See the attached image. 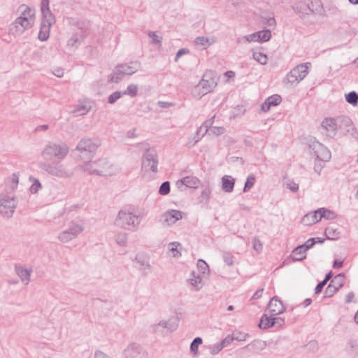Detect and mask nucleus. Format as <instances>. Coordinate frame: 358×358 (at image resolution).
Instances as JSON below:
<instances>
[{
	"mask_svg": "<svg viewBox=\"0 0 358 358\" xmlns=\"http://www.w3.org/2000/svg\"><path fill=\"white\" fill-rule=\"evenodd\" d=\"M308 69L306 64L296 66L287 75V83L290 85L299 83L308 74Z\"/></svg>",
	"mask_w": 358,
	"mask_h": 358,
	"instance_id": "f257e3e1",
	"label": "nucleus"
},
{
	"mask_svg": "<svg viewBox=\"0 0 358 358\" xmlns=\"http://www.w3.org/2000/svg\"><path fill=\"white\" fill-rule=\"evenodd\" d=\"M217 83L216 74L213 71H208L203 75L199 84V87L203 90V94H207L210 92L217 86Z\"/></svg>",
	"mask_w": 358,
	"mask_h": 358,
	"instance_id": "f03ea898",
	"label": "nucleus"
},
{
	"mask_svg": "<svg viewBox=\"0 0 358 358\" xmlns=\"http://www.w3.org/2000/svg\"><path fill=\"white\" fill-rule=\"evenodd\" d=\"M345 278L342 275H336L325 290V296H333L344 285Z\"/></svg>",
	"mask_w": 358,
	"mask_h": 358,
	"instance_id": "7ed1b4c3",
	"label": "nucleus"
},
{
	"mask_svg": "<svg viewBox=\"0 0 358 358\" xmlns=\"http://www.w3.org/2000/svg\"><path fill=\"white\" fill-rule=\"evenodd\" d=\"M34 14L30 8H26L22 15L16 20V23L19 24L22 28L27 29L31 27L34 22Z\"/></svg>",
	"mask_w": 358,
	"mask_h": 358,
	"instance_id": "20e7f679",
	"label": "nucleus"
},
{
	"mask_svg": "<svg viewBox=\"0 0 358 358\" xmlns=\"http://www.w3.org/2000/svg\"><path fill=\"white\" fill-rule=\"evenodd\" d=\"M284 324V320L278 317V318H271L268 317L266 315H264L259 323V327L261 329H267L275 325L282 326Z\"/></svg>",
	"mask_w": 358,
	"mask_h": 358,
	"instance_id": "39448f33",
	"label": "nucleus"
},
{
	"mask_svg": "<svg viewBox=\"0 0 358 358\" xmlns=\"http://www.w3.org/2000/svg\"><path fill=\"white\" fill-rule=\"evenodd\" d=\"M66 153L67 149L65 147H61L57 145H48L45 150V154L48 155L64 157Z\"/></svg>",
	"mask_w": 358,
	"mask_h": 358,
	"instance_id": "423d86ee",
	"label": "nucleus"
},
{
	"mask_svg": "<svg viewBox=\"0 0 358 358\" xmlns=\"http://www.w3.org/2000/svg\"><path fill=\"white\" fill-rule=\"evenodd\" d=\"M321 213L319 210L306 214L302 218V223L304 225H312L321 220Z\"/></svg>",
	"mask_w": 358,
	"mask_h": 358,
	"instance_id": "0eeeda50",
	"label": "nucleus"
},
{
	"mask_svg": "<svg viewBox=\"0 0 358 358\" xmlns=\"http://www.w3.org/2000/svg\"><path fill=\"white\" fill-rule=\"evenodd\" d=\"M268 310L273 315H278L283 312L284 306L281 301L273 297L271 299L268 305Z\"/></svg>",
	"mask_w": 358,
	"mask_h": 358,
	"instance_id": "6e6552de",
	"label": "nucleus"
},
{
	"mask_svg": "<svg viewBox=\"0 0 358 358\" xmlns=\"http://www.w3.org/2000/svg\"><path fill=\"white\" fill-rule=\"evenodd\" d=\"M282 101V98L280 95L274 94L269 96L262 105V109L264 112L270 110L271 107L279 105Z\"/></svg>",
	"mask_w": 358,
	"mask_h": 358,
	"instance_id": "1a4fd4ad",
	"label": "nucleus"
},
{
	"mask_svg": "<svg viewBox=\"0 0 358 358\" xmlns=\"http://www.w3.org/2000/svg\"><path fill=\"white\" fill-rule=\"evenodd\" d=\"M271 38V33L269 31H261L250 35L248 39L250 41L255 42H266Z\"/></svg>",
	"mask_w": 358,
	"mask_h": 358,
	"instance_id": "9d476101",
	"label": "nucleus"
},
{
	"mask_svg": "<svg viewBox=\"0 0 358 358\" xmlns=\"http://www.w3.org/2000/svg\"><path fill=\"white\" fill-rule=\"evenodd\" d=\"M164 217L167 223H173L182 218V213L176 210H171L164 214Z\"/></svg>",
	"mask_w": 358,
	"mask_h": 358,
	"instance_id": "9b49d317",
	"label": "nucleus"
},
{
	"mask_svg": "<svg viewBox=\"0 0 358 358\" xmlns=\"http://www.w3.org/2000/svg\"><path fill=\"white\" fill-rule=\"evenodd\" d=\"M119 219L122 222V225L134 224L135 222H138V217L133 215L130 213L120 212L119 213Z\"/></svg>",
	"mask_w": 358,
	"mask_h": 358,
	"instance_id": "f8f14e48",
	"label": "nucleus"
},
{
	"mask_svg": "<svg viewBox=\"0 0 358 358\" xmlns=\"http://www.w3.org/2000/svg\"><path fill=\"white\" fill-rule=\"evenodd\" d=\"M235 180L231 176H224L222 178V188L226 192H231L234 187Z\"/></svg>",
	"mask_w": 358,
	"mask_h": 358,
	"instance_id": "ddd939ff",
	"label": "nucleus"
},
{
	"mask_svg": "<svg viewBox=\"0 0 358 358\" xmlns=\"http://www.w3.org/2000/svg\"><path fill=\"white\" fill-rule=\"evenodd\" d=\"M322 127L327 131L334 133L336 130V120L331 117L325 118L322 122Z\"/></svg>",
	"mask_w": 358,
	"mask_h": 358,
	"instance_id": "4468645a",
	"label": "nucleus"
},
{
	"mask_svg": "<svg viewBox=\"0 0 358 358\" xmlns=\"http://www.w3.org/2000/svg\"><path fill=\"white\" fill-rule=\"evenodd\" d=\"M180 182L187 187L196 188L200 183L199 180L194 176H187L183 178Z\"/></svg>",
	"mask_w": 358,
	"mask_h": 358,
	"instance_id": "2eb2a0df",
	"label": "nucleus"
},
{
	"mask_svg": "<svg viewBox=\"0 0 358 358\" xmlns=\"http://www.w3.org/2000/svg\"><path fill=\"white\" fill-rule=\"evenodd\" d=\"M306 247L299 245L296 248L292 254V257L295 261H300L306 257Z\"/></svg>",
	"mask_w": 358,
	"mask_h": 358,
	"instance_id": "dca6fc26",
	"label": "nucleus"
},
{
	"mask_svg": "<svg viewBox=\"0 0 358 358\" xmlns=\"http://www.w3.org/2000/svg\"><path fill=\"white\" fill-rule=\"evenodd\" d=\"M50 22H43L41 27V30L38 34L39 39L45 41L49 37Z\"/></svg>",
	"mask_w": 358,
	"mask_h": 358,
	"instance_id": "f3484780",
	"label": "nucleus"
},
{
	"mask_svg": "<svg viewBox=\"0 0 358 358\" xmlns=\"http://www.w3.org/2000/svg\"><path fill=\"white\" fill-rule=\"evenodd\" d=\"M213 41H210L208 38L203 36L197 37L195 40L196 45L203 49L207 48Z\"/></svg>",
	"mask_w": 358,
	"mask_h": 358,
	"instance_id": "a211bd4d",
	"label": "nucleus"
},
{
	"mask_svg": "<svg viewBox=\"0 0 358 358\" xmlns=\"http://www.w3.org/2000/svg\"><path fill=\"white\" fill-rule=\"evenodd\" d=\"M0 206H3V209H0L1 212L3 213H8L6 210H4L7 207L9 208V211L10 213L13 212V210L15 208V201L12 199L11 201H6V202H1L0 201Z\"/></svg>",
	"mask_w": 358,
	"mask_h": 358,
	"instance_id": "6ab92c4d",
	"label": "nucleus"
},
{
	"mask_svg": "<svg viewBox=\"0 0 358 358\" xmlns=\"http://www.w3.org/2000/svg\"><path fill=\"white\" fill-rule=\"evenodd\" d=\"M345 99L348 103L355 106L358 102V94L355 92H351L345 95Z\"/></svg>",
	"mask_w": 358,
	"mask_h": 358,
	"instance_id": "aec40b11",
	"label": "nucleus"
},
{
	"mask_svg": "<svg viewBox=\"0 0 358 358\" xmlns=\"http://www.w3.org/2000/svg\"><path fill=\"white\" fill-rule=\"evenodd\" d=\"M319 210L320 211V213L322 214L321 219L322 217H324L327 220H333L336 217V214L330 210L322 208H320Z\"/></svg>",
	"mask_w": 358,
	"mask_h": 358,
	"instance_id": "412c9836",
	"label": "nucleus"
},
{
	"mask_svg": "<svg viewBox=\"0 0 358 358\" xmlns=\"http://www.w3.org/2000/svg\"><path fill=\"white\" fill-rule=\"evenodd\" d=\"M253 57L256 61L262 64H265L267 62V56L259 51H255Z\"/></svg>",
	"mask_w": 358,
	"mask_h": 358,
	"instance_id": "4be33fe9",
	"label": "nucleus"
},
{
	"mask_svg": "<svg viewBox=\"0 0 358 358\" xmlns=\"http://www.w3.org/2000/svg\"><path fill=\"white\" fill-rule=\"evenodd\" d=\"M170 250L172 252L173 256L177 257L180 255V250L182 248L181 245L179 243L174 242L171 243L169 245Z\"/></svg>",
	"mask_w": 358,
	"mask_h": 358,
	"instance_id": "5701e85b",
	"label": "nucleus"
},
{
	"mask_svg": "<svg viewBox=\"0 0 358 358\" xmlns=\"http://www.w3.org/2000/svg\"><path fill=\"white\" fill-rule=\"evenodd\" d=\"M332 275L331 273L327 274L324 280L320 282L315 287V292L316 294H319L322 290L323 287L326 285L327 282L331 278Z\"/></svg>",
	"mask_w": 358,
	"mask_h": 358,
	"instance_id": "b1692460",
	"label": "nucleus"
},
{
	"mask_svg": "<svg viewBox=\"0 0 358 358\" xmlns=\"http://www.w3.org/2000/svg\"><path fill=\"white\" fill-rule=\"evenodd\" d=\"M78 148L79 150H89L92 151L94 148L90 140H85L80 142L78 145Z\"/></svg>",
	"mask_w": 358,
	"mask_h": 358,
	"instance_id": "393cba45",
	"label": "nucleus"
},
{
	"mask_svg": "<svg viewBox=\"0 0 358 358\" xmlns=\"http://www.w3.org/2000/svg\"><path fill=\"white\" fill-rule=\"evenodd\" d=\"M338 234L339 233L336 229H334L331 227H328L325 230V234L329 239H336L338 236Z\"/></svg>",
	"mask_w": 358,
	"mask_h": 358,
	"instance_id": "a878e982",
	"label": "nucleus"
},
{
	"mask_svg": "<svg viewBox=\"0 0 358 358\" xmlns=\"http://www.w3.org/2000/svg\"><path fill=\"white\" fill-rule=\"evenodd\" d=\"M202 343V339L199 337L196 338L191 344V350L194 355H198L199 345Z\"/></svg>",
	"mask_w": 358,
	"mask_h": 358,
	"instance_id": "bb28decb",
	"label": "nucleus"
},
{
	"mask_svg": "<svg viewBox=\"0 0 358 358\" xmlns=\"http://www.w3.org/2000/svg\"><path fill=\"white\" fill-rule=\"evenodd\" d=\"M138 88L135 85H130L124 91V94L131 96H135L137 94Z\"/></svg>",
	"mask_w": 358,
	"mask_h": 358,
	"instance_id": "cd10ccee",
	"label": "nucleus"
},
{
	"mask_svg": "<svg viewBox=\"0 0 358 358\" xmlns=\"http://www.w3.org/2000/svg\"><path fill=\"white\" fill-rule=\"evenodd\" d=\"M255 181V178L252 175L249 176L248 177L246 182L245 184L244 191L245 192V191L250 189L253 186Z\"/></svg>",
	"mask_w": 358,
	"mask_h": 358,
	"instance_id": "c85d7f7f",
	"label": "nucleus"
},
{
	"mask_svg": "<svg viewBox=\"0 0 358 358\" xmlns=\"http://www.w3.org/2000/svg\"><path fill=\"white\" fill-rule=\"evenodd\" d=\"M170 192V185L169 182H164L162 184L159 188V193L162 195H166Z\"/></svg>",
	"mask_w": 358,
	"mask_h": 358,
	"instance_id": "c756f323",
	"label": "nucleus"
},
{
	"mask_svg": "<svg viewBox=\"0 0 358 358\" xmlns=\"http://www.w3.org/2000/svg\"><path fill=\"white\" fill-rule=\"evenodd\" d=\"M17 273L23 280L27 279L30 275L29 272L27 270L22 268L17 269Z\"/></svg>",
	"mask_w": 358,
	"mask_h": 358,
	"instance_id": "7c9ffc66",
	"label": "nucleus"
},
{
	"mask_svg": "<svg viewBox=\"0 0 358 358\" xmlns=\"http://www.w3.org/2000/svg\"><path fill=\"white\" fill-rule=\"evenodd\" d=\"M122 94L119 92H115L113 94H112L109 98H108V102L110 103H115L117 99H119L121 97Z\"/></svg>",
	"mask_w": 358,
	"mask_h": 358,
	"instance_id": "2f4dec72",
	"label": "nucleus"
},
{
	"mask_svg": "<svg viewBox=\"0 0 358 358\" xmlns=\"http://www.w3.org/2000/svg\"><path fill=\"white\" fill-rule=\"evenodd\" d=\"M147 163H148V166H150V169L152 171H157V161L156 159H148Z\"/></svg>",
	"mask_w": 358,
	"mask_h": 358,
	"instance_id": "473e14b6",
	"label": "nucleus"
},
{
	"mask_svg": "<svg viewBox=\"0 0 358 358\" xmlns=\"http://www.w3.org/2000/svg\"><path fill=\"white\" fill-rule=\"evenodd\" d=\"M234 339V334H233V336L231 337L228 336V337L225 338L221 343L220 349H222V348H224V347L227 346V345H229V343H231V342Z\"/></svg>",
	"mask_w": 358,
	"mask_h": 358,
	"instance_id": "72a5a7b5",
	"label": "nucleus"
},
{
	"mask_svg": "<svg viewBox=\"0 0 358 358\" xmlns=\"http://www.w3.org/2000/svg\"><path fill=\"white\" fill-rule=\"evenodd\" d=\"M224 77L225 78L226 82H229L230 80L233 79L235 77V73L232 71H227L224 74Z\"/></svg>",
	"mask_w": 358,
	"mask_h": 358,
	"instance_id": "f704fd0d",
	"label": "nucleus"
},
{
	"mask_svg": "<svg viewBox=\"0 0 358 358\" xmlns=\"http://www.w3.org/2000/svg\"><path fill=\"white\" fill-rule=\"evenodd\" d=\"M315 243H316L315 238L308 239L302 246L306 247V250L307 251L309 248H310Z\"/></svg>",
	"mask_w": 358,
	"mask_h": 358,
	"instance_id": "c9c22d12",
	"label": "nucleus"
},
{
	"mask_svg": "<svg viewBox=\"0 0 358 358\" xmlns=\"http://www.w3.org/2000/svg\"><path fill=\"white\" fill-rule=\"evenodd\" d=\"M73 235L69 232H64L60 236V239L62 241H67L69 239L73 238Z\"/></svg>",
	"mask_w": 358,
	"mask_h": 358,
	"instance_id": "e433bc0d",
	"label": "nucleus"
},
{
	"mask_svg": "<svg viewBox=\"0 0 358 358\" xmlns=\"http://www.w3.org/2000/svg\"><path fill=\"white\" fill-rule=\"evenodd\" d=\"M197 266L203 270V273L208 270V264L203 260H199Z\"/></svg>",
	"mask_w": 358,
	"mask_h": 358,
	"instance_id": "4c0bfd02",
	"label": "nucleus"
},
{
	"mask_svg": "<svg viewBox=\"0 0 358 358\" xmlns=\"http://www.w3.org/2000/svg\"><path fill=\"white\" fill-rule=\"evenodd\" d=\"M41 187V184L38 181H36L35 182H34L31 187H30V191L32 192V193H36L38 189Z\"/></svg>",
	"mask_w": 358,
	"mask_h": 358,
	"instance_id": "58836bf2",
	"label": "nucleus"
},
{
	"mask_svg": "<svg viewBox=\"0 0 358 358\" xmlns=\"http://www.w3.org/2000/svg\"><path fill=\"white\" fill-rule=\"evenodd\" d=\"M343 266V261L341 259H336L334 261L333 267L334 268H340Z\"/></svg>",
	"mask_w": 358,
	"mask_h": 358,
	"instance_id": "ea45409f",
	"label": "nucleus"
},
{
	"mask_svg": "<svg viewBox=\"0 0 358 358\" xmlns=\"http://www.w3.org/2000/svg\"><path fill=\"white\" fill-rule=\"evenodd\" d=\"M253 247L257 251H260L262 249V245L259 241H255Z\"/></svg>",
	"mask_w": 358,
	"mask_h": 358,
	"instance_id": "a19ab883",
	"label": "nucleus"
},
{
	"mask_svg": "<svg viewBox=\"0 0 358 358\" xmlns=\"http://www.w3.org/2000/svg\"><path fill=\"white\" fill-rule=\"evenodd\" d=\"M262 293H263V289H259V290L257 291L254 294L252 299H258V298L261 297L262 295Z\"/></svg>",
	"mask_w": 358,
	"mask_h": 358,
	"instance_id": "79ce46f5",
	"label": "nucleus"
},
{
	"mask_svg": "<svg viewBox=\"0 0 358 358\" xmlns=\"http://www.w3.org/2000/svg\"><path fill=\"white\" fill-rule=\"evenodd\" d=\"M354 299V294L352 293H350L348 294L347 296V299H346V301L347 302H351Z\"/></svg>",
	"mask_w": 358,
	"mask_h": 358,
	"instance_id": "37998d69",
	"label": "nucleus"
},
{
	"mask_svg": "<svg viewBox=\"0 0 358 358\" xmlns=\"http://www.w3.org/2000/svg\"><path fill=\"white\" fill-rule=\"evenodd\" d=\"M187 51H186L184 49H182L180 50H179L177 53V57H176V59L180 57L182 55L186 53Z\"/></svg>",
	"mask_w": 358,
	"mask_h": 358,
	"instance_id": "c03bdc74",
	"label": "nucleus"
},
{
	"mask_svg": "<svg viewBox=\"0 0 358 358\" xmlns=\"http://www.w3.org/2000/svg\"><path fill=\"white\" fill-rule=\"evenodd\" d=\"M13 182L17 185L19 181V178L17 176L14 175L13 178Z\"/></svg>",
	"mask_w": 358,
	"mask_h": 358,
	"instance_id": "a18cd8bd",
	"label": "nucleus"
},
{
	"mask_svg": "<svg viewBox=\"0 0 358 358\" xmlns=\"http://www.w3.org/2000/svg\"><path fill=\"white\" fill-rule=\"evenodd\" d=\"M298 185L294 184L292 187H290V189L292 190V191H295V190H297L298 189Z\"/></svg>",
	"mask_w": 358,
	"mask_h": 358,
	"instance_id": "49530a36",
	"label": "nucleus"
},
{
	"mask_svg": "<svg viewBox=\"0 0 358 358\" xmlns=\"http://www.w3.org/2000/svg\"><path fill=\"white\" fill-rule=\"evenodd\" d=\"M314 238L315 239L316 243H323V242H324V239H321V238Z\"/></svg>",
	"mask_w": 358,
	"mask_h": 358,
	"instance_id": "de8ad7c7",
	"label": "nucleus"
},
{
	"mask_svg": "<svg viewBox=\"0 0 358 358\" xmlns=\"http://www.w3.org/2000/svg\"><path fill=\"white\" fill-rule=\"evenodd\" d=\"M350 3L358 5V0H349Z\"/></svg>",
	"mask_w": 358,
	"mask_h": 358,
	"instance_id": "09e8293b",
	"label": "nucleus"
},
{
	"mask_svg": "<svg viewBox=\"0 0 358 358\" xmlns=\"http://www.w3.org/2000/svg\"><path fill=\"white\" fill-rule=\"evenodd\" d=\"M355 65L358 68V58L355 61Z\"/></svg>",
	"mask_w": 358,
	"mask_h": 358,
	"instance_id": "8fccbe9b",
	"label": "nucleus"
},
{
	"mask_svg": "<svg viewBox=\"0 0 358 358\" xmlns=\"http://www.w3.org/2000/svg\"><path fill=\"white\" fill-rule=\"evenodd\" d=\"M227 263H228L229 264H232V260H231V258H229V259L227 260Z\"/></svg>",
	"mask_w": 358,
	"mask_h": 358,
	"instance_id": "3c124183",
	"label": "nucleus"
},
{
	"mask_svg": "<svg viewBox=\"0 0 358 358\" xmlns=\"http://www.w3.org/2000/svg\"><path fill=\"white\" fill-rule=\"evenodd\" d=\"M233 309H234V307H233L232 306H229L228 307V310H232Z\"/></svg>",
	"mask_w": 358,
	"mask_h": 358,
	"instance_id": "603ef678",
	"label": "nucleus"
},
{
	"mask_svg": "<svg viewBox=\"0 0 358 358\" xmlns=\"http://www.w3.org/2000/svg\"><path fill=\"white\" fill-rule=\"evenodd\" d=\"M152 36L155 37V38H157V36L156 34H153Z\"/></svg>",
	"mask_w": 358,
	"mask_h": 358,
	"instance_id": "864d4df0",
	"label": "nucleus"
},
{
	"mask_svg": "<svg viewBox=\"0 0 358 358\" xmlns=\"http://www.w3.org/2000/svg\"><path fill=\"white\" fill-rule=\"evenodd\" d=\"M152 36L155 37V38H157V36L156 34H153Z\"/></svg>",
	"mask_w": 358,
	"mask_h": 358,
	"instance_id": "5fc2aeb1",
	"label": "nucleus"
}]
</instances>
